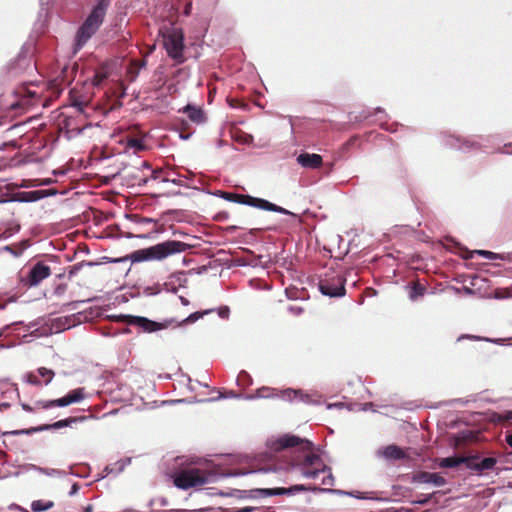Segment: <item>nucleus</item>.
<instances>
[{"label": "nucleus", "mask_w": 512, "mask_h": 512, "mask_svg": "<svg viewBox=\"0 0 512 512\" xmlns=\"http://www.w3.org/2000/svg\"><path fill=\"white\" fill-rule=\"evenodd\" d=\"M270 449L283 453V457L289 458V464L298 468L306 478L317 479L321 474H326L323 460L314 452L312 442L307 439L285 434L273 441Z\"/></svg>", "instance_id": "f257e3e1"}, {"label": "nucleus", "mask_w": 512, "mask_h": 512, "mask_svg": "<svg viewBox=\"0 0 512 512\" xmlns=\"http://www.w3.org/2000/svg\"><path fill=\"white\" fill-rule=\"evenodd\" d=\"M109 7V0H99L93 7L92 11L79 27L75 38V50H80L87 41L98 31L102 25L107 9Z\"/></svg>", "instance_id": "f03ea898"}, {"label": "nucleus", "mask_w": 512, "mask_h": 512, "mask_svg": "<svg viewBox=\"0 0 512 512\" xmlns=\"http://www.w3.org/2000/svg\"><path fill=\"white\" fill-rule=\"evenodd\" d=\"M109 7V0H99L93 7L92 11L79 27L75 38V50H80L87 41L98 31L102 25L107 9Z\"/></svg>", "instance_id": "7ed1b4c3"}, {"label": "nucleus", "mask_w": 512, "mask_h": 512, "mask_svg": "<svg viewBox=\"0 0 512 512\" xmlns=\"http://www.w3.org/2000/svg\"><path fill=\"white\" fill-rule=\"evenodd\" d=\"M191 246L187 243L177 240H167L156 245L150 246L148 248L139 250L137 254L139 255V259L141 260H164L169 256L180 254L188 249Z\"/></svg>", "instance_id": "20e7f679"}, {"label": "nucleus", "mask_w": 512, "mask_h": 512, "mask_svg": "<svg viewBox=\"0 0 512 512\" xmlns=\"http://www.w3.org/2000/svg\"><path fill=\"white\" fill-rule=\"evenodd\" d=\"M216 475L212 472L198 468L184 469L178 472L174 478V484L180 489L200 487L211 483Z\"/></svg>", "instance_id": "39448f33"}, {"label": "nucleus", "mask_w": 512, "mask_h": 512, "mask_svg": "<svg viewBox=\"0 0 512 512\" xmlns=\"http://www.w3.org/2000/svg\"><path fill=\"white\" fill-rule=\"evenodd\" d=\"M219 193L223 199L230 201V202L244 204V205L252 206V207H255L258 209L277 212V213H281V214L292 215V213L290 211H288L287 209H285L281 206H278L274 203H271L262 198H256V197H253L250 195L237 194V193L225 192V191H219Z\"/></svg>", "instance_id": "423d86ee"}, {"label": "nucleus", "mask_w": 512, "mask_h": 512, "mask_svg": "<svg viewBox=\"0 0 512 512\" xmlns=\"http://www.w3.org/2000/svg\"><path fill=\"white\" fill-rule=\"evenodd\" d=\"M163 43L165 50L169 57L175 60L178 64L185 61L184 51V34L182 29L170 27L163 33Z\"/></svg>", "instance_id": "0eeeda50"}, {"label": "nucleus", "mask_w": 512, "mask_h": 512, "mask_svg": "<svg viewBox=\"0 0 512 512\" xmlns=\"http://www.w3.org/2000/svg\"><path fill=\"white\" fill-rule=\"evenodd\" d=\"M72 106L75 108V116L66 117L63 121V126L67 132L79 134L86 127L84 123V107L87 102L84 100L74 99Z\"/></svg>", "instance_id": "6e6552de"}, {"label": "nucleus", "mask_w": 512, "mask_h": 512, "mask_svg": "<svg viewBox=\"0 0 512 512\" xmlns=\"http://www.w3.org/2000/svg\"><path fill=\"white\" fill-rule=\"evenodd\" d=\"M125 322L129 325L137 326L142 329L143 332H155L158 330L166 329L172 321L156 322L142 316H123Z\"/></svg>", "instance_id": "1a4fd4ad"}, {"label": "nucleus", "mask_w": 512, "mask_h": 512, "mask_svg": "<svg viewBox=\"0 0 512 512\" xmlns=\"http://www.w3.org/2000/svg\"><path fill=\"white\" fill-rule=\"evenodd\" d=\"M345 279L341 275L320 280L319 289L322 294L330 297H339L345 294Z\"/></svg>", "instance_id": "9d476101"}, {"label": "nucleus", "mask_w": 512, "mask_h": 512, "mask_svg": "<svg viewBox=\"0 0 512 512\" xmlns=\"http://www.w3.org/2000/svg\"><path fill=\"white\" fill-rule=\"evenodd\" d=\"M52 143V133L42 136L34 135V163L42 162L50 157Z\"/></svg>", "instance_id": "9b49d317"}, {"label": "nucleus", "mask_w": 512, "mask_h": 512, "mask_svg": "<svg viewBox=\"0 0 512 512\" xmlns=\"http://www.w3.org/2000/svg\"><path fill=\"white\" fill-rule=\"evenodd\" d=\"M85 398L84 388H77L72 391H70L67 395H65L62 398L52 400L50 402H43L38 401L37 405L41 406L42 408H48L51 406H68L73 403H78L82 401Z\"/></svg>", "instance_id": "f8f14e48"}, {"label": "nucleus", "mask_w": 512, "mask_h": 512, "mask_svg": "<svg viewBox=\"0 0 512 512\" xmlns=\"http://www.w3.org/2000/svg\"><path fill=\"white\" fill-rule=\"evenodd\" d=\"M145 170H151V167L147 161H143L141 164V168L134 169L129 172L126 176V180L128 185L130 186H143L145 185L149 178L145 175Z\"/></svg>", "instance_id": "ddd939ff"}, {"label": "nucleus", "mask_w": 512, "mask_h": 512, "mask_svg": "<svg viewBox=\"0 0 512 512\" xmlns=\"http://www.w3.org/2000/svg\"><path fill=\"white\" fill-rule=\"evenodd\" d=\"M496 463L497 459L494 457H486L480 461L478 456L468 457V468L478 473L493 469Z\"/></svg>", "instance_id": "4468645a"}, {"label": "nucleus", "mask_w": 512, "mask_h": 512, "mask_svg": "<svg viewBox=\"0 0 512 512\" xmlns=\"http://www.w3.org/2000/svg\"><path fill=\"white\" fill-rule=\"evenodd\" d=\"M413 482L433 484L440 487L446 483V480L444 477L437 473L423 471L413 476Z\"/></svg>", "instance_id": "2eb2a0df"}, {"label": "nucleus", "mask_w": 512, "mask_h": 512, "mask_svg": "<svg viewBox=\"0 0 512 512\" xmlns=\"http://www.w3.org/2000/svg\"><path fill=\"white\" fill-rule=\"evenodd\" d=\"M378 455L387 460H401L407 458V454L401 447L390 444L378 451Z\"/></svg>", "instance_id": "dca6fc26"}, {"label": "nucleus", "mask_w": 512, "mask_h": 512, "mask_svg": "<svg viewBox=\"0 0 512 512\" xmlns=\"http://www.w3.org/2000/svg\"><path fill=\"white\" fill-rule=\"evenodd\" d=\"M297 162L304 168L318 169L323 164V158L319 154L301 153Z\"/></svg>", "instance_id": "f3484780"}, {"label": "nucleus", "mask_w": 512, "mask_h": 512, "mask_svg": "<svg viewBox=\"0 0 512 512\" xmlns=\"http://www.w3.org/2000/svg\"><path fill=\"white\" fill-rule=\"evenodd\" d=\"M181 111L185 113L189 120L195 124H203L206 122V114L200 107L188 104Z\"/></svg>", "instance_id": "a211bd4d"}, {"label": "nucleus", "mask_w": 512, "mask_h": 512, "mask_svg": "<svg viewBox=\"0 0 512 512\" xmlns=\"http://www.w3.org/2000/svg\"><path fill=\"white\" fill-rule=\"evenodd\" d=\"M59 94V91L56 89V87L53 85L52 87H48V94L47 95H38V91L34 90V110L37 106H41L43 108L48 107L50 105V102L53 97H57Z\"/></svg>", "instance_id": "6ab92c4d"}, {"label": "nucleus", "mask_w": 512, "mask_h": 512, "mask_svg": "<svg viewBox=\"0 0 512 512\" xmlns=\"http://www.w3.org/2000/svg\"><path fill=\"white\" fill-rule=\"evenodd\" d=\"M51 275V267L46 260H37L34 263V286Z\"/></svg>", "instance_id": "aec40b11"}, {"label": "nucleus", "mask_w": 512, "mask_h": 512, "mask_svg": "<svg viewBox=\"0 0 512 512\" xmlns=\"http://www.w3.org/2000/svg\"><path fill=\"white\" fill-rule=\"evenodd\" d=\"M87 417L86 416H80V417H69V418H66V419H63V420H59L51 425H45V426H39V427H34V432L36 431H43L45 429H60V428H63V427H69V426H72V424L74 423H77L79 421H84L86 420Z\"/></svg>", "instance_id": "412c9836"}, {"label": "nucleus", "mask_w": 512, "mask_h": 512, "mask_svg": "<svg viewBox=\"0 0 512 512\" xmlns=\"http://www.w3.org/2000/svg\"><path fill=\"white\" fill-rule=\"evenodd\" d=\"M308 490H311V488L300 484V485H294L288 489L273 488V489H262L260 491L266 496H272V495H283V494H288V493H292V492L308 491Z\"/></svg>", "instance_id": "4be33fe9"}, {"label": "nucleus", "mask_w": 512, "mask_h": 512, "mask_svg": "<svg viewBox=\"0 0 512 512\" xmlns=\"http://www.w3.org/2000/svg\"><path fill=\"white\" fill-rule=\"evenodd\" d=\"M279 395H276V398H281L288 401H293L295 399H299L301 402H308L309 396L304 395L301 391L293 390V389H285L278 390Z\"/></svg>", "instance_id": "5701e85b"}, {"label": "nucleus", "mask_w": 512, "mask_h": 512, "mask_svg": "<svg viewBox=\"0 0 512 512\" xmlns=\"http://www.w3.org/2000/svg\"><path fill=\"white\" fill-rule=\"evenodd\" d=\"M276 395H279L278 389L263 386L256 389L253 394L247 395L245 398L248 400L257 398H276Z\"/></svg>", "instance_id": "b1692460"}, {"label": "nucleus", "mask_w": 512, "mask_h": 512, "mask_svg": "<svg viewBox=\"0 0 512 512\" xmlns=\"http://www.w3.org/2000/svg\"><path fill=\"white\" fill-rule=\"evenodd\" d=\"M37 373L38 376L34 375V385H47L52 381L54 377V372L51 369H47L45 367L39 368Z\"/></svg>", "instance_id": "393cba45"}, {"label": "nucleus", "mask_w": 512, "mask_h": 512, "mask_svg": "<svg viewBox=\"0 0 512 512\" xmlns=\"http://www.w3.org/2000/svg\"><path fill=\"white\" fill-rule=\"evenodd\" d=\"M145 65H146V61L145 60H133V61H131V63L129 64L128 69H127V77L129 78V80L131 82L134 81L137 78V76L139 74V71Z\"/></svg>", "instance_id": "a878e982"}, {"label": "nucleus", "mask_w": 512, "mask_h": 512, "mask_svg": "<svg viewBox=\"0 0 512 512\" xmlns=\"http://www.w3.org/2000/svg\"><path fill=\"white\" fill-rule=\"evenodd\" d=\"M462 463H466V466L468 467V457L455 456L443 458L440 462V466L445 468H455Z\"/></svg>", "instance_id": "bb28decb"}, {"label": "nucleus", "mask_w": 512, "mask_h": 512, "mask_svg": "<svg viewBox=\"0 0 512 512\" xmlns=\"http://www.w3.org/2000/svg\"><path fill=\"white\" fill-rule=\"evenodd\" d=\"M426 292V287L422 285L419 281H415L412 283L410 288L409 296L411 300H416L418 297H422Z\"/></svg>", "instance_id": "cd10ccee"}, {"label": "nucleus", "mask_w": 512, "mask_h": 512, "mask_svg": "<svg viewBox=\"0 0 512 512\" xmlns=\"http://www.w3.org/2000/svg\"><path fill=\"white\" fill-rule=\"evenodd\" d=\"M213 311H214L213 309H207V310L191 313L187 318H185L181 322V324L194 323V322L198 321L199 319L203 318L205 315L212 313Z\"/></svg>", "instance_id": "c85d7f7f"}, {"label": "nucleus", "mask_w": 512, "mask_h": 512, "mask_svg": "<svg viewBox=\"0 0 512 512\" xmlns=\"http://www.w3.org/2000/svg\"><path fill=\"white\" fill-rule=\"evenodd\" d=\"M252 382L251 376L244 370H242L237 376V385L242 389L249 387Z\"/></svg>", "instance_id": "c756f323"}, {"label": "nucleus", "mask_w": 512, "mask_h": 512, "mask_svg": "<svg viewBox=\"0 0 512 512\" xmlns=\"http://www.w3.org/2000/svg\"><path fill=\"white\" fill-rule=\"evenodd\" d=\"M54 502L52 500H34V512H42L53 508Z\"/></svg>", "instance_id": "7c9ffc66"}, {"label": "nucleus", "mask_w": 512, "mask_h": 512, "mask_svg": "<svg viewBox=\"0 0 512 512\" xmlns=\"http://www.w3.org/2000/svg\"><path fill=\"white\" fill-rule=\"evenodd\" d=\"M56 193H57V190H55L53 188L34 190V202L39 199H42L46 196L55 195Z\"/></svg>", "instance_id": "2f4dec72"}, {"label": "nucleus", "mask_w": 512, "mask_h": 512, "mask_svg": "<svg viewBox=\"0 0 512 512\" xmlns=\"http://www.w3.org/2000/svg\"><path fill=\"white\" fill-rule=\"evenodd\" d=\"M127 146L130 148H135L136 150L144 149L143 141L138 138H129L127 140Z\"/></svg>", "instance_id": "473e14b6"}, {"label": "nucleus", "mask_w": 512, "mask_h": 512, "mask_svg": "<svg viewBox=\"0 0 512 512\" xmlns=\"http://www.w3.org/2000/svg\"><path fill=\"white\" fill-rule=\"evenodd\" d=\"M495 420L499 423H503L505 421H512V410L496 414Z\"/></svg>", "instance_id": "72a5a7b5"}, {"label": "nucleus", "mask_w": 512, "mask_h": 512, "mask_svg": "<svg viewBox=\"0 0 512 512\" xmlns=\"http://www.w3.org/2000/svg\"><path fill=\"white\" fill-rule=\"evenodd\" d=\"M54 182H55V180H53L52 178H34V180H33L34 187L40 186V185H49Z\"/></svg>", "instance_id": "f704fd0d"}, {"label": "nucleus", "mask_w": 512, "mask_h": 512, "mask_svg": "<svg viewBox=\"0 0 512 512\" xmlns=\"http://www.w3.org/2000/svg\"><path fill=\"white\" fill-rule=\"evenodd\" d=\"M133 217L136 218V222L139 223V224L153 223L154 225H156V222L153 219H151V218L139 217L137 215H134Z\"/></svg>", "instance_id": "c9c22d12"}, {"label": "nucleus", "mask_w": 512, "mask_h": 512, "mask_svg": "<svg viewBox=\"0 0 512 512\" xmlns=\"http://www.w3.org/2000/svg\"><path fill=\"white\" fill-rule=\"evenodd\" d=\"M67 289V285L66 284H59L55 290H54V294L57 295V296H61L65 293Z\"/></svg>", "instance_id": "e433bc0d"}, {"label": "nucleus", "mask_w": 512, "mask_h": 512, "mask_svg": "<svg viewBox=\"0 0 512 512\" xmlns=\"http://www.w3.org/2000/svg\"><path fill=\"white\" fill-rule=\"evenodd\" d=\"M477 253L482 255V256H484V257H486L487 259H495L496 258L495 253H493L491 251L478 250Z\"/></svg>", "instance_id": "4c0bfd02"}, {"label": "nucleus", "mask_w": 512, "mask_h": 512, "mask_svg": "<svg viewBox=\"0 0 512 512\" xmlns=\"http://www.w3.org/2000/svg\"><path fill=\"white\" fill-rule=\"evenodd\" d=\"M9 512H29V510L22 508L18 505L12 504L8 507Z\"/></svg>", "instance_id": "58836bf2"}, {"label": "nucleus", "mask_w": 512, "mask_h": 512, "mask_svg": "<svg viewBox=\"0 0 512 512\" xmlns=\"http://www.w3.org/2000/svg\"><path fill=\"white\" fill-rule=\"evenodd\" d=\"M321 483H322V485H332L333 484V476L331 475V473H328L327 475H325L322 478Z\"/></svg>", "instance_id": "ea45409f"}, {"label": "nucleus", "mask_w": 512, "mask_h": 512, "mask_svg": "<svg viewBox=\"0 0 512 512\" xmlns=\"http://www.w3.org/2000/svg\"><path fill=\"white\" fill-rule=\"evenodd\" d=\"M163 182H172L176 185H183V181L181 179H176V178H173V179H170L168 176H165L163 179H162Z\"/></svg>", "instance_id": "a19ab883"}, {"label": "nucleus", "mask_w": 512, "mask_h": 512, "mask_svg": "<svg viewBox=\"0 0 512 512\" xmlns=\"http://www.w3.org/2000/svg\"><path fill=\"white\" fill-rule=\"evenodd\" d=\"M191 10H192V2L191 1H188L185 5V8H184V11H183V14L185 16H189L191 14Z\"/></svg>", "instance_id": "79ce46f5"}, {"label": "nucleus", "mask_w": 512, "mask_h": 512, "mask_svg": "<svg viewBox=\"0 0 512 512\" xmlns=\"http://www.w3.org/2000/svg\"><path fill=\"white\" fill-rule=\"evenodd\" d=\"M259 509L255 507H244L236 510L235 512H258Z\"/></svg>", "instance_id": "37998d69"}, {"label": "nucleus", "mask_w": 512, "mask_h": 512, "mask_svg": "<svg viewBox=\"0 0 512 512\" xmlns=\"http://www.w3.org/2000/svg\"><path fill=\"white\" fill-rule=\"evenodd\" d=\"M26 280L29 283V285H32V268L27 269L26 271Z\"/></svg>", "instance_id": "c03bdc74"}, {"label": "nucleus", "mask_w": 512, "mask_h": 512, "mask_svg": "<svg viewBox=\"0 0 512 512\" xmlns=\"http://www.w3.org/2000/svg\"><path fill=\"white\" fill-rule=\"evenodd\" d=\"M161 173H162L161 170H152L151 171V178L154 179V180H157V179H159Z\"/></svg>", "instance_id": "a18cd8bd"}, {"label": "nucleus", "mask_w": 512, "mask_h": 512, "mask_svg": "<svg viewBox=\"0 0 512 512\" xmlns=\"http://www.w3.org/2000/svg\"><path fill=\"white\" fill-rule=\"evenodd\" d=\"M79 490V485L77 483H74L71 487V490L69 492L70 495H74Z\"/></svg>", "instance_id": "49530a36"}, {"label": "nucleus", "mask_w": 512, "mask_h": 512, "mask_svg": "<svg viewBox=\"0 0 512 512\" xmlns=\"http://www.w3.org/2000/svg\"><path fill=\"white\" fill-rule=\"evenodd\" d=\"M507 444L512 447V432L511 433H507L506 434V438H505Z\"/></svg>", "instance_id": "de8ad7c7"}, {"label": "nucleus", "mask_w": 512, "mask_h": 512, "mask_svg": "<svg viewBox=\"0 0 512 512\" xmlns=\"http://www.w3.org/2000/svg\"><path fill=\"white\" fill-rule=\"evenodd\" d=\"M34 86L37 87V89L40 90V92H42L44 90V88L46 87V84L45 83H42V84H36V82L34 81Z\"/></svg>", "instance_id": "09e8293b"}, {"label": "nucleus", "mask_w": 512, "mask_h": 512, "mask_svg": "<svg viewBox=\"0 0 512 512\" xmlns=\"http://www.w3.org/2000/svg\"><path fill=\"white\" fill-rule=\"evenodd\" d=\"M32 429H27V430H23V431H15L14 433L15 434H18V433H31Z\"/></svg>", "instance_id": "8fccbe9b"}, {"label": "nucleus", "mask_w": 512, "mask_h": 512, "mask_svg": "<svg viewBox=\"0 0 512 512\" xmlns=\"http://www.w3.org/2000/svg\"><path fill=\"white\" fill-rule=\"evenodd\" d=\"M226 217H227V214H225V215L218 214V215L216 216V219L221 220V219H224V218H226Z\"/></svg>", "instance_id": "3c124183"}, {"label": "nucleus", "mask_w": 512, "mask_h": 512, "mask_svg": "<svg viewBox=\"0 0 512 512\" xmlns=\"http://www.w3.org/2000/svg\"><path fill=\"white\" fill-rule=\"evenodd\" d=\"M52 174L53 175H58V174H64V172L63 171H57V170L53 169L52 170Z\"/></svg>", "instance_id": "603ef678"}, {"label": "nucleus", "mask_w": 512, "mask_h": 512, "mask_svg": "<svg viewBox=\"0 0 512 512\" xmlns=\"http://www.w3.org/2000/svg\"><path fill=\"white\" fill-rule=\"evenodd\" d=\"M26 378H27L28 382H32V373H28L26 375Z\"/></svg>", "instance_id": "864d4df0"}, {"label": "nucleus", "mask_w": 512, "mask_h": 512, "mask_svg": "<svg viewBox=\"0 0 512 512\" xmlns=\"http://www.w3.org/2000/svg\"><path fill=\"white\" fill-rule=\"evenodd\" d=\"M31 97H32V93L28 91V97H27L26 103L30 102Z\"/></svg>", "instance_id": "5fc2aeb1"}, {"label": "nucleus", "mask_w": 512, "mask_h": 512, "mask_svg": "<svg viewBox=\"0 0 512 512\" xmlns=\"http://www.w3.org/2000/svg\"><path fill=\"white\" fill-rule=\"evenodd\" d=\"M181 301H182V303H183L184 305H187V304H188V300H187V299H185V298H183V297H181Z\"/></svg>", "instance_id": "6e6d98bb"}, {"label": "nucleus", "mask_w": 512, "mask_h": 512, "mask_svg": "<svg viewBox=\"0 0 512 512\" xmlns=\"http://www.w3.org/2000/svg\"><path fill=\"white\" fill-rule=\"evenodd\" d=\"M23 244L25 245L24 248H28L29 247V240L24 241Z\"/></svg>", "instance_id": "4d7b16f0"}, {"label": "nucleus", "mask_w": 512, "mask_h": 512, "mask_svg": "<svg viewBox=\"0 0 512 512\" xmlns=\"http://www.w3.org/2000/svg\"><path fill=\"white\" fill-rule=\"evenodd\" d=\"M18 106H19V103H15V104L11 105L12 109H17Z\"/></svg>", "instance_id": "13d9d810"}, {"label": "nucleus", "mask_w": 512, "mask_h": 512, "mask_svg": "<svg viewBox=\"0 0 512 512\" xmlns=\"http://www.w3.org/2000/svg\"><path fill=\"white\" fill-rule=\"evenodd\" d=\"M23 408L26 409L27 411L31 410V408L28 405H23Z\"/></svg>", "instance_id": "bf43d9fd"}, {"label": "nucleus", "mask_w": 512, "mask_h": 512, "mask_svg": "<svg viewBox=\"0 0 512 512\" xmlns=\"http://www.w3.org/2000/svg\"><path fill=\"white\" fill-rule=\"evenodd\" d=\"M38 126H39L40 128H43V127L45 126V124L40 123Z\"/></svg>", "instance_id": "052dcab7"}, {"label": "nucleus", "mask_w": 512, "mask_h": 512, "mask_svg": "<svg viewBox=\"0 0 512 512\" xmlns=\"http://www.w3.org/2000/svg\"><path fill=\"white\" fill-rule=\"evenodd\" d=\"M37 118H38V116H37V115H34V116H33L34 121H36V120H37Z\"/></svg>", "instance_id": "680f3d73"}]
</instances>
